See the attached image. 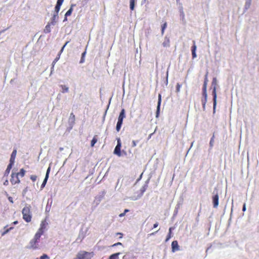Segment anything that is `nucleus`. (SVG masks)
Listing matches in <instances>:
<instances>
[{"label": "nucleus", "instance_id": "nucleus-1", "mask_svg": "<svg viewBox=\"0 0 259 259\" xmlns=\"http://www.w3.org/2000/svg\"><path fill=\"white\" fill-rule=\"evenodd\" d=\"M23 220L27 223L31 222L32 215L30 212V206H25L22 211Z\"/></svg>", "mask_w": 259, "mask_h": 259}, {"label": "nucleus", "instance_id": "nucleus-2", "mask_svg": "<svg viewBox=\"0 0 259 259\" xmlns=\"http://www.w3.org/2000/svg\"><path fill=\"white\" fill-rule=\"evenodd\" d=\"M217 78L214 77L212 81V85L213 86V91H212V96H213V112L215 111L216 106H217Z\"/></svg>", "mask_w": 259, "mask_h": 259}, {"label": "nucleus", "instance_id": "nucleus-3", "mask_svg": "<svg viewBox=\"0 0 259 259\" xmlns=\"http://www.w3.org/2000/svg\"><path fill=\"white\" fill-rule=\"evenodd\" d=\"M39 240L40 238H36V236H34L33 238L30 241L28 248L32 249H37L38 248Z\"/></svg>", "mask_w": 259, "mask_h": 259}, {"label": "nucleus", "instance_id": "nucleus-4", "mask_svg": "<svg viewBox=\"0 0 259 259\" xmlns=\"http://www.w3.org/2000/svg\"><path fill=\"white\" fill-rule=\"evenodd\" d=\"M10 182L12 185L19 184L20 183V180H19L18 174H16V172H12L11 174Z\"/></svg>", "mask_w": 259, "mask_h": 259}, {"label": "nucleus", "instance_id": "nucleus-5", "mask_svg": "<svg viewBox=\"0 0 259 259\" xmlns=\"http://www.w3.org/2000/svg\"><path fill=\"white\" fill-rule=\"evenodd\" d=\"M121 147V141H120V139L118 138V139H117V145L116 146V147L114 149V153L115 154H116L118 156H121V151H120Z\"/></svg>", "mask_w": 259, "mask_h": 259}, {"label": "nucleus", "instance_id": "nucleus-6", "mask_svg": "<svg viewBox=\"0 0 259 259\" xmlns=\"http://www.w3.org/2000/svg\"><path fill=\"white\" fill-rule=\"evenodd\" d=\"M207 92H202V98L201 99V103L202 104L203 109H205V106L207 102Z\"/></svg>", "mask_w": 259, "mask_h": 259}, {"label": "nucleus", "instance_id": "nucleus-7", "mask_svg": "<svg viewBox=\"0 0 259 259\" xmlns=\"http://www.w3.org/2000/svg\"><path fill=\"white\" fill-rule=\"evenodd\" d=\"M219 197L218 193L212 196V203L214 208L218 207L219 205Z\"/></svg>", "mask_w": 259, "mask_h": 259}, {"label": "nucleus", "instance_id": "nucleus-8", "mask_svg": "<svg viewBox=\"0 0 259 259\" xmlns=\"http://www.w3.org/2000/svg\"><path fill=\"white\" fill-rule=\"evenodd\" d=\"M50 170H51V167H50V166H49L48 167V168L47 169L45 178L41 185V189H42L45 186V185L47 183V182L48 178H49V175Z\"/></svg>", "mask_w": 259, "mask_h": 259}, {"label": "nucleus", "instance_id": "nucleus-9", "mask_svg": "<svg viewBox=\"0 0 259 259\" xmlns=\"http://www.w3.org/2000/svg\"><path fill=\"white\" fill-rule=\"evenodd\" d=\"M75 115L73 114V113H71L68 119V122L69 123L70 128L72 127L73 124L75 123Z\"/></svg>", "mask_w": 259, "mask_h": 259}, {"label": "nucleus", "instance_id": "nucleus-10", "mask_svg": "<svg viewBox=\"0 0 259 259\" xmlns=\"http://www.w3.org/2000/svg\"><path fill=\"white\" fill-rule=\"evenodd\" d=\"M93 255V252H84L82 253V259H91Z\"/></svg>", "mask_w": 259, "mask_h": 259}, {"label": "nucleus", "instance_id": "nucleus-11", "mask_svg": "<svg viewBox=\"0 0 259 259\" xmlns=\"http://www.w3.org/2000/svg\"><path fill=\"white\" fill-rule=\"evenodd\" d=\"M172 251L175 252L179 249V246L177 241H174L171 243Z\"/></svg>", "mask_w": 259, "mask_h": 259}, {"label": "nucleus", "instance_id": "nucleus-12", "mask_svg": "<svg viewBox=\"0 0 259 259\" xmlns=\"http://www.w3.org/2000/svg\"><path fill=\"white\" fill-rule=\"evenodd\" d=\"M207 76H208V72H207L205 75L204 81L203 88H202V92H207V82L208 81Z\"/></svg>", "mask_w": 259, "mask_h": 259}, {"label": "nucleus", "instance_id": "nucleus-13", "mask_svg": "<svg viewBox=\"0 0 259 259\" xmlns=\"http://www.w3.org/2000/svg\"><path fill=\"white\" fill-rule=\"evenodd\" d=\"M65 47V45L62 48L61 51H60V52L59 53V54H58L57 56L56 57V58L54 59V60L53 61V63H52V67L53 68L54 67V65L56 63V62L59 60V59H60V55H61V53L62 52L64 48Z\"/></svg>", "mask_w": 259, "mask_h": 259}, {"label": "nucleus", "instance_id": "nucleus-14", "mask_svg": "<svg viewBox=\"0 0 259 259\" xmlns=\"http://www.w3.org/2000/svg\"><path fill=\"white\" fill-rule=\"evenodd\" d=\"M58 18H59L58 14L54 13L53 17L51 18V22L50 23H51L52 25H54L56 24V23L57 22V21L58 19Z\"/></svg>", "mask_w": 259, "mask_h": 259}, {"label": "nucleus", "instance_id": "nucleus-15", "mask_svg": "<svg viewBox=\"0 0 259 259\" xmlns=\"http://www.w3.org/2000/svg\"><path fill=\"white\" fill-rule=\"evenodd\" d=\"M197 47L195 45V42L193 41V45L192 47L191 51H192V58L194 59L196 57V51Z\"/></svg>", "mask_w": 259, "mask_h": 259}, {"label": "nucleus", "instance_id": "nucleus-16", "mask_svg": "<svg viewBox=\"0 0 259 259\" xmlns=\"http://www.w3.org/2000/svg\"><path fill=\"white\" fill-rule=\"evenodd\" d=\"M16 153H17V150L16 149L14 150L11 154V158H10V163H12L13 164L14 163L15 159L16 156Z\"/></svg>", "mask_w": 259, "mask_h": 259}, {"label": "nucleus", "instance_id": "nucleus-17", "mask_svg": "<svg viewBox=\"0 0 259 259\" xmlns=\"http://www.w3.org/2000/svg\"><path fill=\"white\" fill-rule=\"evenodd\" d=\"M125 117V110L122 109L119 114L118 120L123 121V119Z\"/></svg>", "mask_w": 259, "mask_h": 259}, {"label": "nucleus", "instance_id": "nucleus-18", "mask_svg": "<svg viewBox=\"0 0 259 259\" xmlns=\"http://www.w3.org/2000/svg\"><path fill=\"white\" fill-rule=\"evenodd\" d=\"M44 231L45 230L40 228H39V229L38 230L37 232L35 233L34 236H36V238H40L41 236L44 234Z\"/></svg>", "mask_w": 259, "mask_h": 259}, {"label": "nucleus", "instance_id": "nucleus-19", "mask_svg": "<svg viewBox=\"0 0 259 259\" xmlns=\"http://www.w3.org/2000/svg\"><path fill=\"white\" fill-rule=\"evenodd\" d=\"M98 140V136L95 135L91 142V146L92 147H93L94 146L95 144L97 142Z\"/></svg>", "mask_w": 259, "mask_h": 259}, {"label": "nucleus", "instance_id": "nucleus-20", "mask_svg": "<svg viewBox=\"0 0 259 259\" xmlns=\"http://www.w3.org/2000/svg\"><path fill=\"white\" fill-rule=\"evenodd\" d=\"M52 25L51 23H48V24L46 26L45 29H44V32L46 33H48L51 32V25Z\"/></svg>", "mask_w": 259, "mask_h": 259}, {"label": "nucleus", "instance_id": "nucleus-21", "mask_svg": "<svg viewBox=\"0 0 259 259\" xmlns=\"http://www.w3.org/2000/svg\"><path fill=\"white\" fill-rule=\"evenodd\" d=\"M170 41L169 38L165 37L164 41L162 43V45L164 47H168L169 46Z\"/></svg>", "mask_w": 259, "mask_h": 259}, {"label": "nucleus", "instance_id": "nucleus-22", "mask_svg": "<svg viewBox=\"0 0 259 259\" xmlns=\"http://www.w3.org/2000/svg\"><path fill=\"white\" fill-rule=\"evenodd\" d=\"M47 225H48V223L46 220L42 221L41 222L39 228L45 230L46 229Z\"/></svg>", "mask_w": 259, "mask_h": 259}, {"label": "nucleus", "instance_id": "nucleus-23", "mask_svg": "<svg viewBox=\"0 0 259 259\" xmlns=\"http://www.w3.org/2000/svg\"><path fill=\"white\" fill-rule=\"evenodd\" d=\"M120 254V252L112 254L109 256L108 259H118V256Z\"/></svg>", "mask_w": 259, "mask_h": 259}, {"label": "nucleus", "instance_id": "nucleus-24", "mask_svg": "<svg viewBox=\"0 0 259 259\" xmlns=\"http://www.w3.org/2000/svg\"><path fill=\"white\" fill-rule=\"evenodd\" d=\"M25 172L26 171L23 168H21L19 172L16 173V174H18V176H20L21 178H22L24 176Z\"/></svg>", "mask_w": 259, "mask_h": 259}, {"label": "nucleus", "instance_id": "nucleus-25", "mask_svg": "<svg viewBox=\"0 0 259 259\" xmlns=\"http://www.w3.org/2000/svg\"><path fill=\"white\" fill-rule=\"evenodd\" d=\"M122 122L123 121L118 120L116 126V129L117 132H119L120 130Z\"/></svg>", "mask_w": 259, "mask_h": 259}, {"label": "nucleus", "instance_id": "nucleus-26", "mask_svg": "<svg viewBox=\"0 0 259 259\" xmlns=\"http://www.w3.org/2000/svg\"><path fill=\"white\" fill-rule=\"evenodd\" d=\"M13 164H14L13 163L10 162V163L8 165L7 168L5 171V173L6 174L8 175L9 174Z\"/></svg>", "mask_w": 259, "mask_h": 259}, {"label": "nucleus", "instance_id": "nucleus-27", "mask_svg": "<svg viewBox=\"0 0 259 259\" xmlns=\"http://www.w3.org/2000/svg\"><path fill=\"white\" fill-rule=\"evenodd\" d=\"M72 12V8H70L67 11V12L66 13V14L65 15V18L64 20V21L67 20V17L70 16Z\"/></svg>", "mask_w": 259, "mask_h": 259}, {"label": "nucleus", "instance_id": "nucleus-28", "mask_svg": "<svg viewBox=\"0 0 259 259\" xmlns=\"http://www.w3.org/2000/svg\"><path fill=\"white\" fill-rule=\"evenodd\" d=\"M136 2V0H130V9L132 11L134 10Z\"/></svg>", "mask_w": 259, "mask_h": 259}, {"label": "nucleus", "instance_id": "nucleus-29", "mask_svg": "<svg viewBox=\"0 0 259 259\" xmlns=\"http://www.w3.org/2000/svg\"><path fill=\"white\" fill-rule=\"evenodd\" d=\"M161 96L160 94H159V95H158V101L157 107V112H158L159 110L160 106V104H161Z\"/></svg>", "mask_w": 259, "mask_h": 259}, {"label": "nucleus", "instance_id": "nucleus-30", "mask_svg": "<svg viewBox=\"0 0 259 259\" xmlns=\"http://www.w3.org/2000/svg\"><path fill=\"white\" fill-rule=\"evenodd\" d=\"M61 6V5H60L57 4H56V7L55 8V12L54 13L58 14V12L60 11Z\"/></svg>", "mask_w": 259, "mask_h": 259}, {"label": "nucleus", "instance_id": "nucleus-31", "mask_svg": "<svg viewBox=\"0 0 259 259\" xmlns=\"http://www.w3.org/2000/svg\"><path fill=\"white\" fill-rule=\"evenodd\" d=\"M61 87L62 90V93H64L68 92V88L67 87L66 85H61Z\"/></svg>", "mask_w": 259, "mask_h": 259}, {"label": "nucleus", "instance_id": "nucleus-32", "mask_svg": "<svg viewBox=\"0 0 259 259\" xmlns=\"http://www.w3.org/2000/svg\"><path fill=\"white\" fill-rule=\"evenodd\" d=\"M167 27V23L166 22H165L162 26H161V34L162 35H163L165 29Z\"/></svg>", "mask_w": 259, "mask_h": 259}, {"label": "nucleus", "instance_id": "nucleus-33", "mask_svg": "<svg viewBox=\"0 0 259 259\" xmlns=\"http://www.w3.org/2000/svg\"><path fill=\"white\" fill-rule=\"evenodd\" d=\"M36 259H50V257L47 254H44L39 258H36Z\"/></svg>", "mask_w": 259, "mask_h": 259}, {"label": "nucleus", "instance_id": "nucleus-34", "mask_svg": "<svg viewBox=\"0 0 259 259\" xmlns=\"http://www.w3.org/2000/svg\"><path fill=\"white\" fill-rule=\"evenodd\" d=\"M182 87V84H180L179 83H177L176 85V92L179 93L180 91V89Z\"/></svg>", "mask_w": 259, "mask_h": 259}, {"label": "nucleus", "instance_id": "nucleus-35", "mask_svg": "<svg viewBox=\"0 0 259 259\" xmlns=\"http://www.w3.org/2000/svg\"><path fill=\"white\" fill-rule=\"evenodd\" d=\"M214 139V135H213L212 136V137H211V138L210 139V142H209V145H210V146L211 147H212L213 146V145Z\"/></svg>", "mask_w": 259, "mask_h": 259}, {"label": "nucleus", "instance_id": "nucleus-36", "mask_svg": "<svg viewBox=\"0 0 259 259\" xmlns=\"http://www.w3.org/2000/svg\"><path fill=\"white\" fill-rule=\"evenodd\" d=\"M14 227H11L10 228H9V229H7L5 230V231L2 233V235H4L7 233H8L10 230L13 229Z\"/></svg>", "mask_w": 259, "mask_h": 259}, {"label": "nucleus", "instance_id": "nucleus-37", "mask_svg": "<svg viewBox=\"0 0 259 259\" xmlns=\"http://www.w3.org/2000/svg\"><path fill=\"white\" fill-rule=\"evenodd\" d=\"M147 187H148V185L147 184H146V185H144L141 188V191L142 193H144L146 190V189H147Z\"/></svg>", "mask_w": 259, "mask_h": 259}, {"label": "nucleus", "instance_id": "nucleus-38", "mask_svg": "<svg viewBox=\"0 0 259 259\" xmlns=\"http://www.w3.org/2000/svg\"><path fill=\"white\" fill-rule=\"evenodd\" d=\"M37 176L36 175H31L30 176V179L33 181L35 182L36 180Z\"/></svg>", "mask_w": 259, "mask_h": 259}, {"label": "nucleus", "instance_id": "nucleus-39", "mask_svg": "<svg viewBox=\"0 0 259 259\" xmlns=\"http://www.w3.org/2000/svg\"><path fill=\"white\" fill-rule=\"evenodd\" d=\"M171 237V234L168 233L166 236V238L165 239V242L168 241L170 238Z\"/></svg>", "mask_w": 259, "mask_h": 259}, {"label": "nucleus", "instance_id": "nucleus-40", "mask_svg": "<svg viewBox=\"0 0 259 259\" xmlns=\"http://www.w3.org/2000/svg\"><path fill=\"white\" fill-rule=\"evenodd\" d=\"M118 245H122V243L121 242H117V243H116L114 244L113 245H112V246L114 247V246H117Z\"/></svg>", "mask_w": 259, "mask_h": 259}, {"label": "nucleus", "instance_id": "nucleus-41", "mask_svg": "<svg viewBox=\"0 0 259 259\" xmlns=\"http://www.w3.org/2000/svg\"><path fill=\"white\" fill-rule=\"evenodd\" d=\"M116 235H118L119 238H122L123 237V234L121 233H117L116 234Z\"/></svg>", "mask_w": 259, "mask_h": 259}, {"label": "nucleus", "instance_id": "nucleus-42", "mask_svg": "<svg viewBox=\"0 0 259 259\" xmlns=\"http://www.w3.org/2000/svg\"><path fill=\"white\" fill-rule=\"evenodd\" d=\"M63 1H64V0H57V4H59V5H62Z\"/></svg>", "mask_w": 259, "mask_h": 259}, {"label": "nucleus", "instance_id": "nucleus-43", "mask_svg": "<svg viewBox=\"0 0 259 259\" xmlns=\"http://www.w3.org/2000/svg\"><path fill=\"white\" fill-rule=\"evenodd\" d=\"M136 145H137V143H136V142L135 141H132V146H133V147H134L136 146Z\"/></svg>", "mask_w": 259, "mask_h": 259}, {"label": "nucleus", "instance_id": "nucleus-44", "mask_svg": "<svg viewBox=\"0 0 259 259\" xmlns=\"http://www.w3.org/2000/svg\"><path fill=\"white\" fill-rule=\"evenodd\" d=\"M245 210H246V204H245V203H244V204L243 205L242 211H245Z\"/></svg>", "mask_w": 259, "mask_h": 259}, {"label": "nucleus", "instance_id": "nucleus-45", "mask_svg": "<svg viewBox=\"0 0 259 259\" xmlns=\"http://www.w3.org/2000/svg\"><path fill=\"white\" fill-rule=\"evenodd\" d=\"M8 199H9V201H10V202H11V203H13V198H12V197H9L8 198Z\"/></svg>", "mask_w": 259, "mask_h": 259}, {"label": "nucleus", "instance_id": "nucleus-46", "mask_svg": "<svg viewBox=\"0 0 259 259\" xmlns=\"http://www.w3.org/2000/svg\"><path fill=\"white\" fill-rule=\"evenodd\" d=\"M122 259H130V257H129L127 255H124L122 257Z\"/></svg>", "mask_w": 259, "mask_h": 259}, {"label": "nucleus", "instance_id": "nucleus-47", "mask_svg": "<svg viewBox=\"0 0 259 259\" xmlns=\"http://www.w3.org/2000/svg\"><path fill=\"white\" fill-rule=\"evenodd\" d=\"M125 214L124 212H123V213H121L119 214V217L120 218H121V217H123V216H124V215H125Z\"/></svg>", "mask_w": 259, "mask_h": 259}, {"label": "nucleus", "instance_id": "nucleus-48", "mask_svg": "<svg viewBox=\"0 0 259 259\" xmlns=\"http://www.w3.org/2000/svg\"><path fill=\"white\" fill-rule=\"evenodd\" d=\"M158 226V223L156 222L155 224L153 225V228H156Z\"/></svg>", "mask_w": 259, "mask_h": 259}, {"label": "nucleus", "instance_id": "nucleus-49", "mask_svg": "<svg viewBox=\"0 0 259 259\" xmlns=\"http://www.w3.org/2000/svg\"><path fill=\"white\" fill-rule=\"evenodd\" d=\"M172 228L171 227L169 228V232H168V233H169V234H171V232H172Z\"/></svg>", "mask_w": 259, "mask_h": 259}, {"label": "nucleus", "instance_id": "nucleus-50", "mask_svg": "<svg viewBox=\"0 0 259 259\" xmlns=\"http://www.w3.org/2000/svg\"><path fill=\"white\" fill-rule=\"evenodd\" d=\"M130 210L127 209H125L124 211V213L125 214L126 212H128Z\"/></svg>", "mask_w": 259, "mask_h": 259}, {"label": "nucleus", "instance_id": "nucleus-51", "mask_svg": "<svg viewBox=\"0 0 259 259\" xmlns=\"http://www.w3.org/2000/svg\"><path fill=\"white\" fill-rule=\"evenodd\" d=\"M18 223V222L17 221H16L13 223L14 225H16Z\"/></svg>", "mask_w": 259, "mask_h": 259}, {"label": "nucleus", "instance_id": "nucleus-52", "mask_svg": "<svg viewBox=\"0 0 259 259\" xmlns=\"http://www.w3.org/2000/svg\"><path fill=\"white\" fill-rule=\"evenodd\" d=\"M131 259H136V257L134 255H133L131 257Z\"/></svg>", "mask_w": 259, "mask_h": 259}, {"label": "nucleus", "instance_id": "nucleus-53", "mask_svg": "<svg viewBox=\"0 0 259 259\" xmlns=\"http://www.w3.org/2000/svg\"><path fill=\"white\" fill-rule=\"evenodd\" d=\"M84 54H85V52L82 54V58L83 57Z\"/></svg>", "mask_w": 259, "mask_h": 259}, {"label": "nucleus", "instance_id": "nucleus-54", "mask_svg": "<svg viewBox=\"0 0 259 259\" xmlns=\"http://www.w3.org/2000/svg\"><path fill=\"white\" fill-rule=\"evenodd\" d=\"M154 234V233H152L150 234V235H153Z\"/></svg>", "mask_w": 259, "mask_h": 259}]
</instances>
